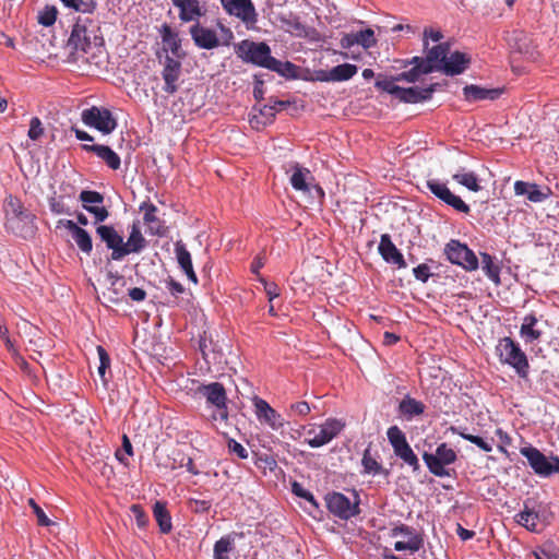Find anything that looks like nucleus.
<instances>
[{
	"label": "nucleus",
	"mask_w": 559,
	"mask_h": 559,
	"mask_svg": "<svg viewBox=\"0 0 559 559\" xmlns=\"http://www.w3.org/2000/svg\"><path fill=\"white\" fill-rule=\"evenodd\" d=\"M97 354L99 358L98 374L103 383L106 384L108 380L106 379L105 374L106 370L110 367V357L106 349L100 345L97 346Z\"/></svg>",
	"instance_id": "nucleus-47"
},
{
	"label": "nucleus",
	"mask_w": 559,
	"mask_h": 559,
	"mask_svg": "<svg viewBox=\"0 0 559 559\" xmlns=\"http://www.w3.org/2000/svg\"><path fill=\"white\" fill-rule=\"evenodd\" d=\"M450 52V45L447 43L439 44L427 52L428 62H432L436 64H443L447 59V56Z\"/></svg>",
	"instance_id": "nucleus-44"
},
{
	"label": "nucleus",
	"mask_w": 559,
	"mask_h": 559,
	"mask_svg": "<svg viewBox=\"0 0 559 559\" xmlns=\"http://www.w3.org/2000/svg\"><path fill=\"white\" fill-rule=\"evenodd\" d=\"M437 84H431L428 87L419 88L417 86L414 87H401L400 93L397 95V99L404 103L416 104L420 102H425L431 98Z\"/></svg>",
	"instance_id": "nucleus-28"
},
{
	"label": "nucleus",
	"mask_w": 559,
	"mask_h": 559,
	"mask_svg": "<svg viewBox=\"0 0 559 559\" xmlns=\"http://www.w3.org/2000/svg\"><path fill=\"white\" fill-rule=\"evenodd\" d=\"M82 206L94 216L95 223H102L109 216L105 206H99L104 202V195L98 191L83 190L79 195Z\"/></svg>",
	"instance_id": "nucleus-16"
},
{
	"label": "nucleus",
	"mask_w": 559,
	"mask_h": 559,
	"mask_svg": "<svg viewBox=\"0 0 559 559\" xmlns=\"http://www.w3.org/2000/svg\"><path fill=\"white\" fill-rule=\"evenodd\" d=\"M502 94L500 88H486L478 85H466L463 88V95L467 102H478L484 99L495 100Z\"/></svg>",
	"instance_id": "nucleus-30"
},
{
	"label": "nucleus",
	"mask_w": 559,
	"mask_h": 559,
	"mask_svg": "<svg viewBox=\"0 0 559 559\" xmlns=\"http://www.w3.org/2000/svg\"><path fill=\"white\" fill-rule=\"evenodd\" d=\"M160 36L163 43L168 47V49L176 58L183 57V53L181 52V40L178 37V34L175 33L169 25L164 24L162 26Z\"/></svg>",
	"instance_id": "nucleus-35"
},
{
	"label": "nucleus",
	"mask_w": 559,
	"mask_h": 559,
	"mask_svg": "<svg viewBox=\"0 0 559 559\" xmlns=\"http://www.w3.org/2000/svg\"><path fill=\"white\" fill-rule=\"evenodd\" d=\"M276 64L274 68H269L267 70L274 71L286 78H294L296 74V66L289 61L282 62L275 58Z\"/></svg>",
	"instance_id": "nucleus-48"
},
{
	"label": "nucleus",
	"mask_w": 559,
	"mask_h": 559,
	"mask_svg": "<svg viewBox=\"0 0 559 559\" xmlns=\"http://www.w3.org/2000/svg\"><path fill=\"white\" fill-rule=\"evenodd\" d=\"M57 9L55 7H46L38 15V23L43 26H51L57 19Z\"/></svg>",
	"instance_id": "nucleus-49"
},
{
	"label": "nucleus",
	"mask_w": 559,
	"mask_h": 559,
	"mask_svg": "<svg viewBox=\"0 0 559 559\" xmlns=\"http://www.w3.org/2000/svg\"><path fill=\"white\" fill-rule=\"evenodd\" d=\"M426 406L423 402L406 395L399 404V413L407 420L425 413Z\"/></svg>",
	"instance_id": "nucleus-33"
},
{
	"label": "nucleus",
	"mask_w": 559,
	"mask_h": 559,
	"mask_svg": "<svg viewBox=\"0 0 559 559\" xmlns=\"http://www.w3.org/2000/svg\"><path fill=\"white\" fill-rule=\"evenodd\" d=\"M223 11L240 21L248 31L257 28L259 13L252 0H219Z\"/></svg>",
	"instance_id": "nucleus-6"
},
{
	"label": "nucleus",
	"mask_w": 559,
	"mask_h": 559,
	"mask_svg": "<svg viewBox=\"0 0 559 559\" xmlns=\"http://www.w3.org/2000/svg\"><path fill=\"white\" fill-rule=\"evenodd\" d=\"M140 211L144 212L143 222L147 226V231L152 236H162L164 234L163 221L157 217V207L151 202H142Z\"/></svg>",
	"instance_id": "nucleus-27"
},
{
	"label": "nucleus",
	"mask_w": 559,
	"mask_h": 559,
	"mask_svg": "<svg viewBox=\"0 0 559 559\" xmlns=\"http://www.w3.org/2000/svg\"><path fill=\"white\" fill-rule=\"evenodd\" d=\"M481 267L489 280L495 284L500 283V267L493 262V259L489 253H481Z\"/></svg>",
	"instance_id": "nucleus-42"
},
{
	"label": "nucleus",
	"mask_w": 559,
	"mask_h": 559,
	"mask_svg": "<svg viewBox=\"0 0 559 559\" xmlns=\"http://www.w3.org/2000/svg\"><path fill=\"white\" fill-rule=\"evenodd\" d=\"M58 226H63L72 236L79 249L91 254L93 250V241L91 235L84 228L80 227L76 223L71 219H60Z\"/></svg>",
	"instance_id": "nucleus-18"
},
{
	"label": "nucleus",
	"mask_w": 559,
	"mask_h": 559,
	"mask_svg": "<svg viewBox=\"0 0 559 559\" xmlns=\"http://www.w3.org/2000/svg\"><path fill=\"white\" fill-rule=\"evenodd\" d=\"M195 393L204 397L209 406L214 407V412L211 415L213 421L227 423V394L222 383L212 382L209 384H200L197 388Z\"/></svg>",
	"instance_id": "nucleus-5"
},
{
	"label": "nucleus",
	"mask_w": 559,
	"mask_h": 559,
	"mask_svg": "<svg viewBox=\"0 0 559 559\" xmlns=\"http://www.w3.org/2000/svg\"><path fill=\"white\" fill-rule=\"evenodd\" d=\"M82 147L86 152H92L96 154L112 170H117L120 168L121 159L119 155L109 146L102 144H84Z\"/></svg>",
	"instance_id": "nucleus-29"
},
{
	"label": "nucleus",
	"mask_w": 559,
	"mask_h": 559,
	"mask_svg": "<svg viewBox=\"0 0 559 559\" xmlns=\"http://www.w3.org/2000/svg\"><path fill=\"white\" fill-rule=\"evenodd\" d=\"M261 282L264 283V289L270 301L280 296L278 287L275 283H266L264 280H261Z\"/></svg>",
	"instance_id": "nucleus-63"
},
{
	"label": "nucleus",
	"mask_w": 559,
	"mask_h": 559,
	"mask_svg": "<svg viewBox=\"0 0 559 559\" xmlns=\"http://www.w3.org/2000/svg\"><path fill=\"white\" fill-rule=\"evenodd\" d=\"M496 354L500 362L512 367L520 378L526 379L528 377L530 364L527 356L514 340L509 336L500 338L496 345Z\"/></svg>",
	"instance_id": "nucleus-2"
},
{
	"label": "nucleus",
	"mask_w": 559,
	"mask_h": 559,
	"mask_svg": "<svg viewBox=\"0 0 559 559\" xmlns=\"http://www.w3.org/2000/svg\"><path fill=\"white\" fill-rule=\"evenodd\" d=\"M423 460L429 472L438 477H449L450 473L447 465L453 464L457 460L456 452L445 442L437 447L436 453L424 452Z\"/></svg>",
	"instance_id": "nucleus-8"
},
{
	"label": "nucleus",
	"mask_w": 559,
	"mask_h": 559,
	"mask_svg": "<svg viewBox=\"0 0 559 559\" xmlns=\"http://www.w3.org/2000/svg\"><path fill=\"white\" fill-rule=\"evenodd\" d=\"M340 45L344 49H349L354 45H359L365 49H369L377 45V39L374 37L373 29L366 28L359 32L345 34L341 38Z\"/></svg>",
	"instance_id": "nucleus-22"
},
{
	"label": "nucleus",
	"mask_w": 559,
	"mask_h": 559,
	"mask_svg": "<svg viewBox=\"0 0 559 559\" xmlns=\"http://www.w3.org/2000/svg\"><path fill=\"white\" fill-rule=\"evenodd\" d=\"M99 28L88 17L78 19L71 32L68 45L72 47L75 60L93 63L103 51V38ZM97 63V61H95Z\"/></svg>",
	"instance_id": "nucleus-1"
},
{
	"label": "nucleus",
	"mask_w": 559,
	"mask_h": 559,
	"mask_svg": "<svg viewBox=\"0 0 559 559\" xmlns=\"http://www.w3.org/2000/svg\"><path fill=\"white\" fill-rule=\"evenodd\" d=\"M229 449L233 453H235L239 459H247L248 457V451L247 449L240 444L239 442L233 440L229 442Z\"/></svg>",
	"instance_id": "nucleus-62"
},
{
	"label": "nucleus",
	"mask_w": 559,
	"mask_h": 559,
	"mask_svg": "<svg viewBox=\"0 0 559 559\" xmlns=\"http://www.w3.org/2000/svg\"><path fill=\"white\" fill-rule=\"evenodd\" d=\"M419 76L420 75L414 66L411 70L402 72L399 75H396L394 78V80L395 81H407V82L414 83L418 80Z\"/></svg>",
	"instance_id": "nucleus-58"
},
{
	"label": "nucleus",
	"mask_w": 559,
	"mask_h": 559,
	"mask_svg": "<svg viewBox=\"0 0 559 559\" xmlns=\"http://www.w3.org/2000/svg\"><path fill=\"white\" fill-rule=\"evenodd\" d=\"M325 503L328 510L335 516L342 520H348L359 514V498L356 495V500L352 502L342 492H330L325 496Z\"/></svg>",
	"instance_id": "nucleus-10"
},
{
	"label": "nucleus",
	"mask_w": 559,
	"mask_h": 559,
	"mask_svg": "<svg viewBox=\"0 0 559 559\" xmlns=\"http://www.w3.org/2000/svg\"><path fill=\"white\" fill-rule=\"evenodd\" d=\"M181 70L180 61L167 56L165 59V66L162 72L165 81L164 91L168 94H175L178 90L176 82L179 79Z\"/></svg>",
	"instance_id": "nucleus-25"
},
{
	"label": "nucleus",
	"mask_w": 559,
	"mask_h": 559,
	"mask_svg": "<svg viewBox=\"0 0 559 559\" xmlns=\"http://www.w3.org/2000/svg\"><path fill=\"white\" fill-rule=\"evenodd\" d=\"M235 550V537L231 534L222 536L213 548L214 559H230L229 554Z\"/></svg>",
	"instance_id": "nucleus-37"
},
{
	"label": "nucleus",
	"mask_w": 559,
	"mask_h": 559,
	"mask_svg": "<svg viewBox=\"0 0 559 559\" xmlns=\"http://www.w3.org/2000/svg\"><path fill=\"white\" fill-rule=\"evenodd\" d=\"M344 427L345 423L342 421L341 419L329 418L325 420L324 424H322L319 427L318 431H316L314 429L308 431V435H313V437L306 439V442L311 448H320L329 443L335 437H337L338 433L344 429Z\"/></svg>",
	"instance_id": "nucleus-13"
},
{
	"label": "nucleus",
	"mask_w": 559,
	"mask_h": 559,
	"mask_svg": "<svg viewBox=\"0 0 559 559\" xmlns=\"http://www.w3.org/2000/svg\"><path fill=\"white\" fill-rule=\"evenodd\" d=\"M175 253L177 262L182 271L190 270L191 267H193L191 254L188 251L186 245L181 240L176 241Z\"/></svg>",
	"instance_id": "nucleus-43"
},
{
	"label": "nucleus",
	"mask_w": 559,
	"mask_h": 559,
	"mask_svg": "<svg viewBox=\"0 0 559 559\" xmlns=\"http://www.w3.org/2000/svg\"><path fill=\"white\" fill-rule=\"evenodd\" d=\"M128 295L133 301H143L146 298V292L140 287L129 289Z\"/></svg>",
	"instance_id": "nucleus-64"
},
{
	"label": "nucleus",
	"mask_w": 559,
	"mask_h": 559,
	"mask_svg": "<svg viewBox=\"0 0 559 559\" xmlns=\"http://www.w3.org/2000/svg\"><path fill=\"white\" fill-rule=\"evenodd\" d=\"M190 35L199 48L214 49L219 46V39L215 31L195 23L190 27Z\"/></svg>",
	"instance_id": "nucleus-21"
},
{
	"label": "nucleus",
	"mask_w": 559,
	"mask_h": 559,
	"mask_svg": "<svg viewBox=\"0 0 559 559\" xmlns=\"http://www.w3.org/2000/svg\"><path fill=\"white\" fill-rule=\"evenodd\" d=\"M173 4L179 9V19L183 23L198 21L205 14L200 0H173Z\"/></svg>",
	"instance_id": "nucleus-24"
},
{
	"label": "nucleus",
	"mask_w": 559,
	"mask_h": 559,
	"mask_svg": "<svg viewBox=\"0 0 559 559\" xmlns=\"http://www.w3.org/2000/svg\"><path fill=\"white\" fill-rule=\"evenodd\" d=\"M496 435L498 436L499 440L501 441V445H498V450L502 453H507L506 445H510L512 442V438L503 431L501 428H498L496 430Z\"/></svg>",
	"instance_id": "nucleus-60"
},
{
	"label": "nucleus",
	"mask_w": 559,
	"mask_h": 559,
	"mask_svg": "<svg viewBox=\"0 0 559 559\" xmlns=\"http://www.w3.org/2000/svg\"><path fill=\"white\" fill-rule=\"evenodd\" d=\"M420 74H428L433 71H440V64L428 62V58L414 57L411 61Z\"/></svg>",
	"instance_id": "nucleus-46"
},
{
	"label": "nucleus",
	"mask_w": 559,
	"mask_h": 559,
	"mask_svg": "<svg viewBox=\"0 0 559 559\" xmlns=\"http://www.w3.org/2000/svg\"><path fill=\"white\" fill-rule=\"evenodd\" d=\"M235 53L245 63H251L265 69L274 68L275 58L271 55L270 46L264 41L243 39L235 45Z\"/></svg>",
	"instance_id": "nucleus-3"
},
{
	"label": "nucleus",
	"mask_w": 559,
	"mask_h": 559,
	"mask_svg": "<svg viewBox=\"0 0 559 559\" xmlns=\"http://www.w3.org/2000/svg\"><path fill=\"white\" fill-rule=\"evenodd\" d=\"M444 253L451 263L460 265L466 271H475L478 269V260L475 253L459 240H450V242L445 245Z\"/></svg>",
	"instance_id": "nucleus-11"
},
{
	"label": "nucleus",
	"mask_w": 559,
	"mask_h": 559,
	"mask_svg": "<svg viewBox=\"0 0 559 559\" xmlns=\"http://www.w3.org/2000/svg\"><path fill=\"white\" fill-rule=\"evenodd\" d=\"M471 58L461 51L449 52L443 64H440V71L447 75H457L463 73L469 66Z\"/></svg>",
	"instance_id": "nucleus-23"
},
{
	"label": "nucleus",
	"mask_w": 559,
	"mask_h": 559,
	"mask_svg": "<svg viewBox=\"0 0 559 559\" xmlns=\"http://www.w3.org/2000/svg\"><path fill=\"white\" fill-rule=\"evenodd\" d=\"M293 492L297 497H300V498L309 501L312 506L318 507V503H317L313 495L310 491L306 490L300 484H298L296 481L293 484Z\"/></svg>",
	"instance_id": "nucleus-55"
},
{
	"label": "nucleus",
	"mask_w": 559,
	"mask_h": 559,
	"mask_svg": "<svg viewBox=\"0 0 559 559\" xmlns=\"http://www.w3.org/2000/svg\"><path fill=\"white\" fill-rule=\"evenodd\" d=\"M81 119L86 126L95 128L104 134L111 133L117 127L116 119L107 108L93 106L88 109H84Z\"/></svg>",
	"instance_id": "nucleus-12"
},
{
	"label": "nucleus",
	"mask_w": 559,
	"mask_h": 559,
	"mask_svg": "<svg viewBox=\"0 0 559 559\" xmlns=\"http://www.w3.org/2000/svg\"><path fill=\"white\" fill-rule=\"evenodd\" d=\"M165 286L167 290L170 293L173 297L176 299L179 297V295L183 294L186 292V288L183 285L179 282H177L174 277L168 276L165 281Z\"/></svg>",
	"instance_id": "nucleus-53"
},
{
	"label": "nucleus",
	"mask_w": 559,
	"mask_h": 559,
	"mask_svg": "<svg viewBox=\"0 0 559 559\" xmlns=\"http://www.w3.org/2000/svg\"><path fill=\"white\" fill-rule=\"evenodd\" d=\"M519 334L526 345L540 341L544 332L538 328V318L534 313L523 318Z\"/></svg>",
	"instance_id": "nucleus-26"
},
{
	"label": "nucleus",
	"mask_w": 559,
	"mask_h": 559,
	"mask_svg": "<svg viewBox=\"0 0 559 559\" xmlns=\"http://www.w3.org/2000/svg\"><path fill=\"white\" fill-rule=\"evenodd\" d=\"M452 179L457 183L466 187L468 190L473 192H478L481 190L479 185V179L477 175L473 171H465L464 169L457 171L452 176Z\"/></svg>",
	"instance_id": "nucleus-40"
},
{
	"label": "nucleus",
	"mask_w": 559,
	"mask_h": 559,
	"mask_svg": "<svg viewBox=\"0 0 559 559\" xmlns=\"http://www.w3.org/2000/svg\"><path fill=\"white\" fill-rule=\"evenodd\" d=\"M538 513L528 509L527 504L515 515V522L531 532H538Z\"/></svg>",
	"instance_id": "nucleus-38"
},
{
	"label": "nucleus",
	"mask_w": 559,
	"mask_h": 559,
	"mask_svg": "<svg viewBox=\"0 0 559 559\" xmlns=\"http://www.w3.org/2000/svg\"><path fill=\"white\" fill-rule=\"evenodd\" d=\"M131 511L135 516L138 526L145 527L148 522V518H147L146 513L143 511V509L141 508V506L132 504Z\"/></svg>",
	"instance_id": "nucleus-57"
},
{
	"label": "nucleus",
	"mask_w": 559,
	"mask_h": 559,
	"mask_svg": "<svg viewBox=\"0 0 559 559\" xmlns=\"http://www.w3.org/2000/svg\"><path fill=\"white\" fill-rule=\"evenodd\" d=\"M417 534L415 530L406 524H401L392 528L391 535L393 537H396L399 535H406L408 537L414 536Z\"/></svg>",
	"instance_id": "nucleus-59"
},
{
	"label": "nucleus",
	"mask_w": 559,
	"mask_h": 559,
	"mask_svg": "<svg viewBox=\"0 0 559 559\" xmlns=\"http://www.w3.org/2000/svg\"><path fill=\"white\" fill-rule=\"evenodd\" d=\"M28 506L33 509V512L37 518L38 525L47 527L52 524L51 520L46 515L44 510L36 503L33 498L28 499Z\"/></svg>",
	"instance_id": "nucleus-50"
},
{
	"label": "nucleus",
	"mask_w": 559,
	"mask_h": 559,
	"mask_svg": "<svg viewBox=\"0 0 559 559\" xmlns=\"http://www.w3.org/2000/svg\"><path fill=\"white\" fill-rule=\"evenodd\" d=\"M378 251L385 262L394 264L399 269H405L407 266L403 254L393 243L389 234L381 235Z\"/></svg>",
	"instance_id": "nucleus-19"
},
{
	"label": "nucleus",
	"mask_w": 559,
	"mask_h": 559,
	"mask_svg": "<svg viewBox=\"0 0 559 559\" xmlns=\"http://www.w3.org/2000/svg\"><path fill=\"white\" fill-rule=\"evenodd\" d=\"M44 134V127L38 117H33L29 121L28 138L37 141Z\"/></svg>",
	"instance_id": "nucleus-51"
},
{
	"label": "nucleus",
	"mask_w": 559,
	"mask_h": 559,
	"mask_svg": "<svg viewBox=\"0 0 559 559\" xmlns=\"http://www.w3.org/2000/svg\"><path fill=\"white\" fill-rule=\"evenodd\" d=\"M426 187L436 198L453 207L455 211L465 214L469 213V206L459 195L451 192L445 183L437 179H429L426 181Z\"/></svg>",
	"instance_id": "nucleus-14"
},
{
	"label": "nucleus",
	"mask_w": 559,
	"mask_h": 559,
	"mask_svg": "<svg viewBox=\"0 0 559 559\" xmlns=\"http://www.w3.org/2000/svg\"><path fill=\"white\" fill-rule=\"evenodd\" d=\"M253 404L257 418L260 423L266 424L274 430L283 427L282 416L273 407H271L265 400L261 397H254Z\"/></svg>",
	"instance_id": "nucleus-17"
},
{
	"label": "nucleus",
	"mask_w": 559,
	"mask_h": 559,
	"mask_svg": "<svg viewBox=\"0 0 559 559\" xmlns=\"http://www.w3.org/2000/svg\"><path fill=\"white\" fill-rule=\"evenodd\" d=\"M357 67L350 63H343L333 67L320 78L322 81L343 82L352 79L357 73Z\"/></svg>",
	"instance_id": "nucleus-32"
},
{
	"label": "nucleus",
	"mask_w": 559,
	"mask_h": 559,
	"mask_svg": "<svg viewBox=\"0 0 559 559\" xmlns=\"http://www.w3.org/2000/svg\"><path fill=\"white\" fill-rule=\"evenodd\" d=\"M394 81H395L394 79L393 80H389V79L378 80L376 82V87H378L379 90L384 91L397 98L401 86L395 85Z\"/></svg>",
	"instance_id": "nucleus-52"
},
{
	"label": "nucleus",
	"mask_w": 559,
	"mask_h": 559,
	"mask_svg": "<svg viewBox=\"0 0 559 559\" xmlns=\"http://www.w3.org/2000/svg\"><path fill=\"white\" fill-rule=\"evenodd\" d=\"M293 175L290 177L292 187L301 192H309L310 186L308 179H313L310 170L308 168L301 167L298 164L293 166Z\"/></svg>",
	"instance_id": "nucleus-34"
},
{
	"label": "nucleus",
	"mask_w": 559,
	"mask_h": 559,
	"mask_svg": "<svg viewBox=\"0 0 559 559\" xmlns=\"http://www.w3.org/2000/svg\"><path fill=\"white\" fill-rule=\"evenodd\" d=\"M386 436L394 454L412 467L413 472L419 471V460L408 444L405 433L397 426H391L386 431Z\"/></svg>",
	"instance_id": "nucleus-9"
},
{
	"label": "nucleus",
	"mask_w": 559,
	"mask_h": 559,
	"mask_svg": "<svg viewBox=\"0 0 559 559\" xmlns=\"http://www.w3.org/2000/svg\"><path fill=\"white\" fill-rule=\"evenodd\" d=\"M290 409L299 416H306L310 413V406L305 401L292 404Z\"/></svg>",
	"instance_id": "nucleus-61"
},
{
	"label": "nucleus",
	"mask_w": 559,
	"mask_h": 559,
	"mask_svg": "<svg viewBox=\"0 0 559 559\" xmlns=\"http://www.w3.org/2000/svg\"><path fill=\"white\" fill-rule=\"evenodd\" d=\"M414 276L416 280L426 283L431 276L430 269L427 264L423 263L414 267Z\"/></svg>",
	"instance_id": "nucleus-56"
},
{
	"label": "nucleus",
	"mask_w": 559,
	"mask_h": 559,
	"mask_svg": "<svg viewBox=\"0 0 559 559\" xmlns=\"http://www.w3.org/2000/svg\"><path fill=\"white\" fill-rule=\"evenodd\" d=\"M5 214L7 226L15 235L25 238L27 234L33 233V222L35 216L24 209L17 198L10 195L7 199Z\"/></svg>",
	"instance_id": "nucleus-4"
},
{
	"label": "nucleus",
	"mask_w": 559,
	"mask_h": 559,
	"mask_svg": "<svg viewBox=\"0 0 559 559\" xmlns=\"http://www.w3.org/2000/svg\"><path fill=\"white\" fill-rule=\"evenodd\" d=\"M179 457L178 466L186 467L187 471L192 475H199L200 471L197 468L193 460L190 456H187L183 452L175 453Z\"/></svg>",
	"instance_id": "nucleus-54"
},
{
	"label": "nucleus",
	"mask_w": 559,
	"mask_h": 559,
	"mask_svg": "<svg viewBox=\"0 0 559 559\" xmlns=\"http://www.w3.org/2000/svg\"><path fill=\"white\" fill-rule=\"evenodd\" d=\"M145 247L146 239L142 235L139 224L133 223L128 240L123 241V258L131 253H140Z\"/></svg>",
	"instance_id": "nucleus-31"
},
{
	"label": "nucleus",
	"mask_w": 559,
	"mask_h": 559,
	"mask_svg": "<svg viewBox=\"0 0 559 559\" xmlns=\"http://www.w3.org/2000/svg\"><path fill=\"white\" fill-rule=\"evenodd\" d=\"M514 192L516 195H526L527 200L533 203L544 202L551 195L549 187L540 188L536 183L522 180L514 182Z\"/></svg>",
	"instance_id": "nucleus-20"
},
{
	"label": "nucleus",
	"mask_w": 559,
	"mask_h": 559,
	"mask_svg": "<svg viewBox=\"0 0 559 559\" xmlns=\"http://www.w3.org/2000/svg\"><path fill=\"white\" fill-rule=\"evenodd\" d=\"M450 430L462 437L464 440L469 441L471 443L477 445L479 449H481L484 452H491L492 451V444L483 439L481 437L471 435L466 432V428L462 427H451Z\"/></svg>",
	"instance_id": "nucleus-41"
},
{
	"label": "nucleus",
	"mask_w": 559,
	"mask_h": 559,
	"mask_svg": "<svg viewBox=\"0 0 559 559\" xmlns=\"http://www.w3.org/2000/svg\"><path fill=\"white\" fill-rule=\"evenodd\" d=\"M424 545V538L420 534L411 536L407 542L397 540L394 544L396 551L411 550L413 552L418 551Z\"/></svg>",
	"instance_id": "nucleus-45"
},
{
	"label": "nucleus",
	"mask_w": 559,
	"mask_h": 559,
	"mask_svg": "<svg viewBox=\"0 0 559 559\" xmlns=\"http://www.w3.org/2000/svg\"><path fill=\"white\" fill-rule=\"evenodd\" d=\"M361 465L364 467V472L370 475H379L382 474L384 476H389L390 472L371 455L370 447H368L362 454Z\"/></svg>",
	"instance_id": "nucleus-39"
},
{
	"label": "nucleus",
	"mask_w": 559,
	"mask_h": 559,
	"mask_svg": "<svg viewBox=\"0 0 559 559\" xmlns=\"http://www.w3.org/2000/svg\"><path fill=\"white\" fill-rule=\"evenodd\" d=\"M153 515L159 526L162 533L167 534L171 531V518L166 508V503L156 501L153 506Z\"/></svg>",
	"instance_id": "nucleus-36"
},
{
	"label": "nucleus",
	"mask_w": 559,
	"mask_h": 559,
	"mask_svg": "<svg viewBox=\"0 0 559 559\" xmlns=\"http://www.w3.org/2000/svg\"><path fill=\"white\" fill-rule=\"evenodd\" d=\"M96 234L106 247L111 250L109 260L121 261L123 259V237L111 225H99Z\"/></svg>",
	"instance_id": "nucleus-15"
},
{
	"label": "nucleus",
	"mask_w": 559,
	"mask_h": 559,
	"mask_svg": "<svg viewBox=\"0 0 559 559\" xmlns=\"http://www.w3.org/2000/svg\"><path fill=\"white\" fill-rule=\"evenodd\" d=\"M520 453L527 460L528 465L539 477H550L559 473V457L546 456L537 448L528 444L520 449Z\"/></svg>",
	"instance_id": "nucleus-7"
}]
</instances>
